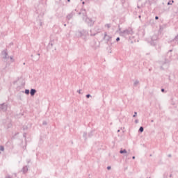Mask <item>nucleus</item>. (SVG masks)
<instances>
[{"instance_id": "nucleus-1", "label": "nucleus", "mask_w": 178, "mask_h": 178, "mask_svg": "<svg viewBox=\"0 0 178 178\" xmlns=\"http://www.w3.org/2000/svg\"><path fill=\"white\" fill-rule=\"evenodd\" d=\"M34 94H35V90H34V89H32L31 90V95H34Z\"/></svg>"}, {"instance_id": "nucleus-2", "label": "nucleus", "mask_w": 178, "mask_h": 178, "mask_svg": "<svg viewBox=\"0 0 178 178\" xmlns=\"http://www.w3.org/2000/svg\"><path fill=\"white\" fill-rule=\"evenodd\" d=\"M120 154H127V151H126V149L120 150Z\"/></svg>"}, {"instance_id": "nucleus-3", "label": "nucleus", "mask_w": 178, "mask_h": 178, "mask_svg": "<svg viewBox=\"0 0 178 178\" xmlns=\"http://www.w3.org/2000/svg\"><path fill=\"white\" fill-rule=\"evenodd\" d=\"M139 130L141 133H143V131H144V128H143V127H141Z\"/></svg>"}, {"instance_id": "nucleus-4", "label": "nucleus", "mask_w": 178, "mask_h": 178, "mask_svg": "<svg viewBox=\"0 0 178 178\" xmlns=\"http://www.w3.org/2000/svg\"><path fill=\"white\" fill-rule=\"evenodd\" d=\"M25 93H26V94H30V91H29V90H25Z\"/></svg>"}, {"instance_id": "nucleus-5", "label": "nucleus", "mask_w": 178, "mask_h": 178, "mask_svg": "<svg viewBox=\"0 0 178 178\" xmlns=\"http://www.w3.org/2000/svg\"><path fill=\"white\" fill-rule=\"evenodd\" d=\"M3 149H3V146H1V147H0V150H1V151H3Z\"/></svg>"}, {"instance_id": "nucleus-6", "label": "nucleus", "mask_w": 178, "mask_h": 178, "mask_svg": "<svg viewBox=\"0 0 178 178\" xmlns=\"http://www.w3.org/2000/svg\"><path fill=\"white\" fill-rule=\"evenodd\" d=\"M116 41H120V38H117Z\"/></svg>"}, {"instance_id": "nucleus-7", "label": "nucleus", "mask_w": 178, "mask_h": 178, "mask_svg": "<svg viewBox=\"0 0 178 178\" xmlns=\"http://www.w3.org/2000/svg\"><path fill=\"white\" fill-rule=\"evenodd\" d=\"M90 95H86V97H87V98H90Z\"/></svg>"}, {"instance_id": "nucleus-8", "label": "nucleus", "mask_w": 178, "mask_h": 178, "mask_svg": "<svg viewBox=\"0 0 178 178\" xmlns=\"http://www.w3.org/2000/svg\"><path fill=\"white\" fill-rule=\"evenodd\" d=\"M136 115H137V113H135V114L134 115V118H136Z\"/></svg>"}, {"instance_id": "nucleus-9", "label": "nucleus", "mask_w": 178, "mask_h": 178, "mask_svg": "<svg viewBox=\"0 0 178 178\" xmlns=\"http://www.w3.org/2000/svg\"><path fill=\"white\" fill-rule=\"evenodd\" d=\"M108 170H110L111 166L107 167Z\"/></svg>"}, {"instance_id": "nucleus-10", "label": "nucleus", "mask_w": 178, "mask_h": 178, "mask_svg": "<svg viewBox=\"0 0 178 178\" xmlns=\"http://www.w3.org/2000/svg\"><path fill=\"white\" fill-rule=\"evenodd\" d=\"M156 20H158L159 17H155Z\"/></svg>"}, {"instance_id": "nucleus-11", "label": "nucleus", "mask_w": 178, "mask_h": 178, "mask_svg": "<svg viewBox=\"0 0 178 178\" xmlns=\"http://www.w3.org/2000/svg\"><path fill=\"white\" fill-rule=\"evenodd\" d=\"M161 91L162 92H163L165 91V89H162Z\"/></svg>"}, {"instance_id": "nucleus-12", "label": "nucleus", "mask_w": 178, "mask_h": 178, "mask_svg": "<svg viewBox=\"0 0 178 178\" xmlns=\"http://www.w3.org/2000/svg\"><path fill=\"white\" fill-rule=\"evenodd\" d=\"M132 158H133V159H136V156H133Z\"/></svg>"}, {"instance_id": "nucleus-13", "label": "nucleus", "mask_w": 178, "mask_h": 178, "mask_svg": "<svg viewBox=\"0 0 178 178\" xmlns=\"http://www.w3.org/2000/svg\"><path fill=\"white\" fill-rule=\"evenodd\" d=\"M68 2H70V0H68Z\"/></svg>"}]
</instances>
